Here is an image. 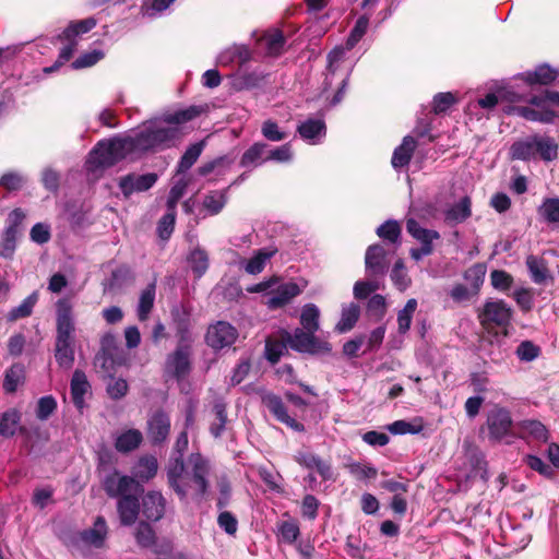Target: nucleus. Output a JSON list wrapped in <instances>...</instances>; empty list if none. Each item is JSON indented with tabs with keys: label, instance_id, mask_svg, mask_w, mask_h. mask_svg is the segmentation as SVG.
Listing matches in <instances>:
<instances>
[{
	"label": "nucleus",
	"instance_id": "f257e3e1",
	"mask_svg": "<svg viewBox=\"0 0 559 559\" xmlns=\"http://www.w3.org/2000/svg\"><path fill=\"white\" fill-rule=\"evenodd\" d=\"M210 109L211 106L207 103L191 105L146 120L128 133L99 141L88 154L86 169L96 171L128 157H140L148 152L168 148L179 138L180 124L207 114Z\"/></svg>",
	"mask_w": 559,
	"mask_h": 559
},
{
	"label": "nucleus",
	"instance_id": "f03ea898",
	"mask_svg": "<svg viewBox=\"0 0 559 559\" xmlns=\"http://www.w3.org/2000/svg\"><path fill=\"white\" fill-rule=\"evenodd\" d=\"M188 433L182 431L174 445L177 456L169 460L167 465V483L181 501L187 502L189 498L195 502H202L209 496L212 464L201 453H191L187 461H183V453L188 449Z\"/></svg>",
	"mask_w": 559,
	"mask_h": 559
},
{
	"label": "nucleus",
	"instance_id": "7ed1b4c3",
	"mask_svg": "<svg viewBox=\"0 0 559 559\" xmlns=\"http://www.w3.org/2000/svg\"><path fill=\"white\" fill-rule=\"evenodd\" d=\"M255 44L250 51L246 46H233L221 53L219 66L227 67L233 63L242 66L251 59L275 58L282 55L285 47V37L277 28H271L253 34Z\"/></svg>",
	"mask_w": 559,
	"mask_h": 559
},
{
	"label": "nucleus",
	"instance_id": "20e7f679",
	"mask_svg": "<svg viewBox=\"0 0 559 559\" xmlns=\"http://www.w3.org/2000/svg\"><path fill=\"white\" fill-rule=\"evenodd\" d=\"M57 335L55 358L61 368L70 369L74 362L75 323L73 306L68 298H61L56 304Z\"/></svg>",
	"mask_w": 559,
	"mask_h": 559
},
{
	"label": "nucleus",
	"instance_id": "39448f33",
	"mask_svg": "<svg viewBox=\"0 0 559 559\" xmlns=\"http://www.w3.org/2000/svg\"><path fill=\"white\" fill-rule=\"evenodd\" d=\"M513 420L509 409L504 407L496 406L490 411L487 417V427L489 438L495 441H504L507 444H511L514 439L512 433Z\"/></svg>",
	"mask_w": 559,
	"mask_h": 559
},
{
	"label": "nucleus",
	"instance_id": "423d86ee",
	"mask_svg": "<svg viewBox=\"0 0 559 559\" xmlns=\"http://www.w3.org/2000/svg\"><path fill=\"white\" fill-rule=\"evenodd\" d=\"M122 360L123 350L118 346L115 335H104L100 341V352L95 357V366L102 368L107 374H111Z\"/></svg>",
	"mask_w": 559,
	"mask_h": 559
},
{
	"label": "nucleus",
	"instance_id": "0eeeda50",
	"mask_svg": "<svg viewBox=\"0 0 559 559\" xmlns=\"http://www.w3.org/2000/svg\"><path fill=\"white\" fill-rule=\"evenodd\" d=\"M512 317L511 308L502 300L487 301L479 313V320L483 326L507 328Z\"/></svg>",
	"mask_w": 559,
	"mask_h": 559
},
{
	"label": "nucleus",
	"instance_id": "6e6552de",
	"mask_svg": "<svg viewBox=\"0 0 559 559\" xmlns=\"http://www.w3.org/2000/svg\"><path fill=\"white\" fill-rule=\"evenodd\" d=\"M238 338V330L226 321H217L207 328L206 344L214 350L230 347Z\"/></svg>",
	"mask_w": 559,
	"mask_h": 559
},
{
	"label": "nucleus",
	"instance_id": "1a4fd4ad",
	"mask_svg": "<svg viewBox=\"0 0 559 559\" xmlns=\"http://www.w3.org/2000/svg\"><path fill=\"white\" fill-rule=\"evenodd\" d=\"M192 348L178 347L170 353L165 361V373L181 382L191 371Z\"/></svg>",
	"mask_w": 559,
	"mask_h": 559
},
{
	"label": "nucleus",
	"instance_id": "9d476101",
	"mask_svg": "<svg viewBox=\"0 0 559 559\" xmlns=\"http://www.w3.org/2000/svg\"><path fill=\"white\" fill-rule=\"evenodd\" d=\"M287 343L292 348L301 353H330L331 345L328 342H319L314 337V333H310L304 329H296L293 334H287Z\"/></svg>",
	"mask_w": 559,
	"mask_h": 559
},
{
	"label": "nucleus",
	"instance_id": "9b49d317",
	"mask_svg": "<svg viewBox=\"0 0 559 559\" xmlns=\"http://www.w3.org/2000/svg\"><path fill=\"white\" fill-rule=\"evenodd\" d=\"M103 486L109 497L119 499L140 490V485L133 477L120 475L116 471L105 477Z\"/></svg>",
	"mask_w": 559,
	"mask_h": 559
},
{
	"label": "nucleus",
	"instance_id": "f8f14e48",
	"mask_svg": "<svg viewBox=\"0 0 559 559\" xmlns=\"http://www.w3.org/2000/svg\"><path fill=\"white\" fill-rule=\"evenodd\" d=\"M157 181V175L154 173L138 175L129 174L118 180V187L124 198L133 193L144 192L151 189Z\"/></svg>",
	"mask_w": 559,
	"mask_h": 559
},
{
	"label": "nucleus",
	"instance_id": "ddd939ff",
	"mask_svg": "<svg viewBox=\"0 0 559 559\" xmlns=\"http://www.w3.org/2000/svg\"><path fill=\"white\" fill-rule=\"evenodd\" d=\"M366 273L369 277L382 278L389 270L386 250L381 245L368 247L365 257Z\"/></svg>",
	"mask_w": 559,
	"mask_h": 559
},
{
	"label": "nucleus",
	"instance_id": "4468645a",
	"mask_svg": "<svg viewBox=\"0 0 559 559\" xmlns=\"http://www.w3.org/2000/svg\"><path fill=\"white\" fill-rule=\"evenodd\" d=\"M304 287L295 282L277 283L272 290L269 292L266 306L270 309H278L287 305L292 299L301 294Z\"/></svg>",
	"mask_w": 559,
	"mask_h": 559
},
{
	"label": "nucleus",
	"instance_id": "2eb2a0df",
	"mask_svg": "<svg viewBox=\"0 0 559 559\" xmlns=\"http://www.w3.org/2000/svg\"><path fill=\"white\" fill-rule=\"evenodd\" d=\"M262 403L274 415V417L285 424L294 431L302 432L305 426L288 415L282 399L273 393H266L262 396Z\"/></svg>",
	"mask_w": 559,
	"mask_h": 559
},
{
	"label": "nucleus",
	"instance_id": "dca6fc26",
	"mask_svg": "<svg viewBox=\"0 0 559 559\" xmlns=\"http://www.w3.org/2000/svg\"><path fill=\"white\" fill-rule=\"evenodd\" d=\"M170 431V417L164 411H156L147 419V437L154 444L164 442Z\"/></svg>",
	"mask_w": 559,
	"mask_h": 559
},
{
	"label": "nucleus",
	"instance_id": "f3484780",
	"mask_svg": "<svg viewBox=\"0 0 559 559\" xmlns=\"http://www.w3.org/2000/svg\"><path fill=\"white\" fill-rule=\"evenodd\" d=\"M297 131L304 141L316 145L321 143L325 138L326 127L323 119L309 118L298 126Z\"/></svg>",
	"mask_w": 559,
	"mask_h": 559
},
{
	"label": "nucleus",
	"instance_id": "a211bd4d",
	"mask_svg": "<svg viewBox=\"0 0 559 559\" xmlns=\"http://www.w3.org/2000/svg\"><path fill=\"white\" fill-rule=\"evenodd\" d=\"M166 500L159 491H148L142 499V511L147 520L158 521L163 518Z\"/></svg>",
	"mask_w": 559,
	"mask_h": 559
},
{
	"label": "nucleus",
	"instance_id": "6ab92c4d",
	"mask_svg": "<svg viewBox=\"0 0 559 559\" xmlns=\"http://www.w3.org/2000/svg\"><path fill=\"white\" fill-rule=\"evenodd\" d=\"M276 252L277 249L273 247L262 248L255 251L250 259L241 260L239 266L250 275L260 274L264 270L267 261H270Z\"/></svg>",
	"mask_w": 559,
	"mask_h": 559
},
{
	"label": "nucleus",
	"instance_id": "aec40b11",
	"mask_svg": "<svg viewBox=\"0 0 559 559\" xmlns=\"http://www.w3.org/2000/svg\"><path fill=\"white\" fill-rule=\"evenodd\" d=\"M519 437L524 440L547 442L549 432L546 426L536 419H524L518 424Z\"/></svg>",
	"mask_w": 559,
	"mask_h": 559
},
{
	"label": "nucleus",
	"instance_id": "412c9836",
	"mask_svg": "<svg viewBox=\"0 0 559 559\" xmlns=\"http://www.w3.org/2000/svg\"><path fill=\"white\" fill-rule=\"evenodd\" d=\"M117 509L121 524L124 526L132 525L138 519L140 509L139 499L135 493L121 497L118 500Z\"/></svg>",
	"mask_w": 559,
	"mask_h": 559
},
{
	"label": "nucleus",
	"instance_id": "4be33fe9",
	"mask_svg": "<svg viewBox=\"0 0 559 559\" xmlns=\"http://www.w3.org/2000/svg\"><path fill=\"white\" fill-rule=\"evenodd\" d=\"M323 93H326L333 85L335 86V94L331 99V106L340 104L344 97L345 88L348 83V75L344 72H324L323 73Z\"/></svg>",
	"mask_w": 559,
	"mask_h": 559
},
{
	"label": "nucleus",
	"instance_id": "5701e85b",
	"mask_svg": "<svg viewBox=\"0 0 559 559\" xmlns=\"http://www.w3.org/2000/svg\"><path fill=\"white\" fill-rule=\"evenodd\" d=\"M406 229L421 247H433V241L440 239V234L437 230L423 227L415 218L406 221Z\"/></svg>",
	"mask_w": 559,
	"mask_h": 559
},
{
	"label": "nucleus",
	"instance_id": "b1692460",
	"mask_svg": "<svg viewBox=\"0 0 559 559\" xmlns=\"http://www.w3.org/2000/svg\"><path fill=\"white\" fill-rule=\"evenodd\" d=\"M91 385L82 370H75L71 379V396L75 407L82 411L85 403L84 396L90 392Z\"/></svg>",
	"mask_w": 559,
	"mask_h": 559
},
{
	"label": "nucleus",
	"instance_id": "393cba45",
	"mask_svg": "<svg viewBox=\"0 0 559 559\" xmlns=\"http://www.w3.org/2000/svg\"><path fill=\"white\" fill-rule=\"evenodd\" d=\"M136 543L144 548H153L155 554L167 552L170 545H163L160 548L155 543V533L152 526L147 523L141 522L135 531Z\"/></svg>",
	"mask_w": 559,
	"mask_h": 559
},
{
	"label": "nucleus",
	"instance_id": "a878e982",
	"mask_svg": "<svg viewBox=\"0 0 559 559\" xmlns=\"http://www.w3.org/2000/svg\"><path fill=\"white\" fill-rule=\"evenodd\" d=\"M107 536V524L103 516H97L93 527L81 533V539L91 546L99 548L103 546Z\"/></svg>",
	"mask_w": 559,
	"mask_h": 559
},
{
	"label": "nucleus",
	"instance_id": "bb28decb",
	"mask_svg": "<svg viewBox=\"0 0 559 559\" xmlns=\"http://www.w3.org/2000/svg\"><path fill=\"white\" fill-rule=\"evenodd\" d=\"M499 99L508 102H519L520 97L515 92L509 91L506 86L497 85L495 91L489 92L485 97L477 99V105L484 109H492L497 106Z\"/></svg>",
	"mask_w": 559,
	"mask_h": 559
},
{
	"label": "nucleus",
	"instance_id": "cd10ccee",
	"mask_svg": "<svg viewBox=\"0 0 559 559\" xmlns=\"http://www.w3.org/2000/svg\"><path fill=\"white\" fill-rule=\"evenodd\" d=\"M267 145L262 142H257L251 145L241 156L240 166L243 168H255L261 166L266 159Z\"/></svg>",
	"mask_w": 559,
	"mask_h": 559
},
{
	"label": "nucleus",
	"instance_id": "c85d7f7f",
	"mask_svg": "<svg viewBox=\"0 0 559 559\" xmlns=\"http://www.w3.org/2000/svg\"><path fill=\"white\" fill-rule=\"evenodd\" d=\"M513 112L528 121L540 122V123H554L556 119V112L551 109H535L528 106H516L513 108Z\"/></svg>",
	"mask_w": 559,
	"mask_h": 559
},
{
	"label": "nucleus",
	"instance_id": "c756f323",
	"mask_svg": "<svg viewBox=\"0 0 559 559\" xmlns=\"http://www.w3.org/2000/svg\"><path fill=\"white\" fill-rule=\"evenodd\" d=\"M227 192L224 190H213L206 193L202 201V211L204 216H214L222 212L227 203Z\"/></svg>",
	"mask_w": 559,
	"mask_h": 559
},
{
	"label": "nucleus",
	"instance_id": "7c9ffc66",
	"mask_svg": "<svg viewBox=\"0 0 559 559\" xmlns=\"http://www.w3.org/2000/svg\"><path fill=\"white\" fill-rule=\"evenodd\" d=\"M510 153L513 159L531 160L536 158V134L514 142Z\"/></svg>",
	"mask_w": 559,
	"mask_h": 559
},
{
	"label": "nucleus",
	"instance_id": "2f4dec72",
	"mask_svg": "<svg viewBox=\"0 0 559 559\" xmlns=\"http://www.w3.org/2000/svg\"><path fill=\"white\" fill-rule=\"evenodd\" d=\"M415 147H416L415 139L411 135H406L403 139L402 144L399 145L393 152V156H392V160H391L392 166L395 169H399V168H402V167L408 165Z\"/></svg>",
	"mask_w": 559,
	"mask_h": 559
},
{
	"label": "nucleus",
	"instance_id": "473e14b6",
	"mask_svg": "<svg viewBox=\"0 0 559 559\" xmlns=\"http://www.w3.org/2000/svg\"><path fill=\"white\" fill-rule=\"evenodd\" d=\"M158 469L157 459L153 455H145L139 459L136 464L133 466L132 474L133 478L141 481H148L152 479Z\"/></svg>",
	"mask_w": 559,
	"mask_h": 559
},
{
	"label": "nucleus",
	"instance_id": "72a5a7b5",
	"mask_svg": "<svg viewBox=\"0 0 559 559\" xmlns=\"http://www.w3.org/2000/svg\"><path fill=\"white\" fill-rule=\"evenodd\" d=\"M226 403L222 399H217L213 405L214 419L210 424V433L214 438H219L225 431L227 424Z\"/></svg>",
	"mask_w": 559,
	"mask_h": 559
},
{
	"label": "nucleus",
	"instance_id": "f704fd0d",
	"mask_svg": "<svg viewBox=\"0 0 559 559\" xmlns=\"http://www.w3.org/2000/svg\"><path fill=\"white\" fill-rule=\"evenodd\" d=\"M472 215V201L469 197L462 198L445 212V221L451 224H459Z\"/></svg>",
	"mask_w": 559,
	"mask_h": 559
},
{
	"label": "nucleus",
	"instance_id": "c9c22d12",
	"mask_svg": "<svg viewBox=\"0 0 559 559\" xmlns=\"http://www.w3.org/2000/svg\"><path fill=\"white\" fill-rule=\"evenodd\" d=\"M360 316V307L354 302H350L347 306H344L342 309L341 319L335 325V330L338 333H346L350 331L356 322L358 321Z\"/></svg>",
	"mask_w": 559,
	"mask_h": 559
},
{
	"label": "nucleus",
	"instance_id": "e433bc0d",
	"mask_svg": "<svg viewBox=\"0 0 559 559\" xmlns=\"http://www.w3.org/2000/svg\"><path fill=\"white\" fill-rule=\"evenodd\" d=\"M143 436L138 429H129L116 438L115 447L117 451L127 453L135 450L142 442Z\"/></svg>",
	"mask_w": 559,
	"mask_h": 559
},
{
	"label": "nucleus",
	"instance_id": "4c0bfd02",
	"mask_svg": "<svg viewBox=\"0 0 559 559\" xmlns=\"http://www.w3.org/2000/svg\"><path fill=\"white\" fill-rule=\"evenodd\" d=\"M544 162H552L558 157V144L547 135L536 134V157Z\"/></svg>",
	"mask_w": 559,
	"mask_h": 559
},
{
	"label": "nucleus",
	"instance_id": "58836bf2",
	"mask_svg": "<svg viewBox=\"0 0 559 559\" xmlns=\"http://www.w3.org/2000/svg\"><path fill=\"white\" fill-rule=\"evenodd\" d=\"M205 146L204 141L197 142L194 144H191L186 152L182 154L178 165H177V173L178 174H185L187 173L198 160L200 155L202 154Z\"/></svg>",
	"mask_w": 559,
	"mask_h": 559
},
{
	"label": "nucleus",
	"instance_id": "ea45409f",
	"mask_svg": "<svg viewBox=\"0 0 559 559\" xmlns=\"http://www.w3.org/2000/svg\"><path fill=\"white\" fill-rule=\"evenodd\" d=\"M96 21L92 17L78 22H72L69 26L58 36L59 40H75L76 36L85 34L94 28Z\"/></svg>",
	"mask_w": 559,
	"mask_h": 559
},
{
	"label": "nucleus",
	"instance_id": "a19ab883",
	"mask_svg": "<svg viewBox=\"0 0 559 559\" xmlns=\"http://www.w3.org/2000/svg\"><path fill=\"white\" fill-rule=\"evenodd\" d=\"M38 301V293L37 292H33L29 296H27L22 302L21 305H19L17 307H14L12 308L8 316H7V319L9 321H16L19 319H23V318H27L32 314L33 312V309L35 307V305L37 304Z\"/></svg>",
	"mask_w": 559,
	"mask_h": 559
},
{
	"label": "nucleus",
	"instance_id": "79ce46f5",
	"mask_svg": "<svg viewBox=\"0 0 559 559\" xmlns=\"http://www.w3.org/2000/svg\"><path fill=\"white\" fill-rule=\"evenodd\" d=\"M188 263L197 278H200L209 269V255L205 250L195 248L188 257Z\"/></svg>",
	"mask_w": 559,
	"mask_h": 559
},
{
	"label": "nucleus",
	"instance_id": "37998d69",
	"mask_svg": "<svg viewBox=\"0 0 559 559\" xmlns=\"http://www.w3.org/2000/svg\"><path fill=\"white\" fill-rule=\"evenodd\" d=\"M401 225L395 219H388L381 224L376 233L377 235L393 245L399 246L401 243Z\"/></svg>",
	"mask_w": 559,
	"mask_h": 559
},
{
	"label": "nucleus",
	"instance_id": "c03bdc74",
	"mask_svg": "<svg viewBox=\"0 0 559 559\" xmlns=\"http://www.w3.org/2000/svg\"><path fill=\"white\" fill-rule=\"evenodd\" d=\"M320 310L314 304L304 306L300 314V323L304 330L316 333L319 330Z\"/></svg>",
	"mask_w": 559,
	"mask_h": 559
},
{
	"label": "nucleus",
	"instance_id": "a18cd8bd",
	"mask_svg": "<svg viewBox=\"0 0 559 559\" xmlns=\"http://www.w3.org/2000/svg\"><path fill=\"white\" fill-rule=\"evenodd\" d=\"M345 467L347 468L348 473L358 481L374 479L378 475V469L371 464L348 462Z\"/></svg>",
	"mask_w": 559,
	"mask_h": 559
},
{
	"label": "nucleus",
	"instance_id": "49530a36",
	"mask_svg": "<svg viewBox=\"0 0 559 559\" xmlns=\"http://www.w3.org/2000/svg\"><path fill=\"white\" fill-rule=\"evenodd\" d=\"M155 284H148L141 293L138 305V317L140 321H145L154 306Z\"/></svg>",
	"mask_w": 559,
	"mask_h": 559
},
{
	"label": "nucleus",
	"instance_id": "de8ad7c7",
	"mask_svg": "<svg viewBox=\"0 0 559 559\" xmlns=\"http://www.w3.org/2000/svg\"><path fill=\"white\" fill-rule=\"evenodd\" d=\"M176 335L178 337V347L192 348L193 336L189 318L185 314L182 318H175Z\"/></svg>",
	"mask_w": 559,
	"mask_h": 559
},
{
	"label": "nucleus",
	"instance_id": "09e8293b",
	"mask_svg": "<svg viewBox=\"0 0 559 559\" xmlns=\"http://www.w3.org/2000/svg\"><path fill=\"white\" fill-rule=\"evenodd\" d=\"M539 216L548 224L559 223V198H547L538 207Z\"/></svg>",
	"mask_w": 559,
	"mask_h": 559
},
{
	"label": "nucleus",
	"instance_id": "8fccbe9b",
	"mask_svg": "<svg viewBox=\"0 0 559 559\" xmlns=\"http://www.w3.org/2000/svg\"><path fill=\"white\" fill-rule=\"evenodd\" d=\"M24 380V367L20 364L12 365L5 372L3 389L8 393L16 391Z\"/></svg>",
	"mask_w": 559,
	"mask_h": 559
},
{
	"label": "nucleus",
	"instance_id": "3c124183",
	"mask_svg": "<svg viewBox=\"0 0 559 559\" xmlns=\"http://www.w3.org/2000/svg\"><path fill=\"white\" fill-rule=\"evenodd\" d=\"M391 281L396 289L405 292L412 284L403 260H397L390 274Z\"/></svg>",
	"mask_w": 559,
	"mask_h": 559
},
{
	"label": "nucleus",
	"instance_id": "603ef678",
	"mask_svg": "<svg viewBox=\"0 0 559 559\" xmlns=\"http://www.w3.org/2000/svg\"><path fill=\"white\" fill-rule=\"evenodd\" d=\"M20 415L16 411H8L4 412L0 416V436L2 437H12L19 426Z\"/></svg>",
	"mask_w": 559,
	"mask_h": 559
},
{
	"label": "nucleus",
	"instance_id": "864d4df0",
	"mask_svg": "<svg viewBox=\"0 0 559 559\" xmlns=\"http://www.w3.org/2000/svg\"><path fill=\"white\" fill-rule=\"evenodd\" d=\"M526 265L534 283L543 284L547 280L548 271L542 259L528 255L526 259Z\"/></svg>",
	"mask_w": 559,
	"mask_h": 559
},
{
	"label": "nucleus",
	"instance_id": "5fc2aeb1",
	"mask_svg": "<svg viewBox=\"0 0 559 559\" xmlns=\"http://www.w3.org/2000/svg\"><path fill=\"white\" fill-rule=\"evenodd\" d=\"M457 102L456 96L451 92L438 93L431 102L433 114L441 115L447 112Z\"/></svg>",
	"mask_w": 559,
	"mask_h": 559
},
{
	"label": "nucleus",
	"instance_id": "6e6d98bb",
	"mask_svg": "<svg viewBox=\"0 0 559 559\" xmlns=\"http://www.w3.org/2000/svg\"><path fill=\"white\" fill-rule=\"evenodd\" d=\"M255 72H230L227 76L228 84L236 91L254 86Z\"/></svg>",
	"mask_w": 559,
	"mask_h": 559
},
{
	"label": "nucleus",
	"instance_id": "4d7b16f0",
	"mask_svg": "<svg viewBox=\"0 0 559 559\" xmlns=\"http://www.w3.org/2000/svg\"><path fill=\"white\" fill-rule=\"evenodd\" d=\"M286 349V343L282 340L267 337L265 341V358L272 364L277 362Z\"/></svg>",
	"mask_w": 559,
	"mask_h": 559
},
{
	"label": "nucleus",
	"instance_id": "13d9d810",
	"mask_svg": "<svg viewBox=\"0 0 559 559\" xmlns=\"http://www.w3.org/2000/svg\"><path fill=\"white\" fill-rule=\"evenodd\" d=\"M381 283L379 277H370L368 281H357L354 285V296L356 299H365L371 293L380 289Z\"/></svg>",
	"mask_w": 559,
	"mask_h": 559
},
{
	"label": "nucleus",
	"instance_id": "bf43d9fd",
	"mask_svg": "<svg viewBox=\"0 0 559 559\" xmlns=\"http://www.w3.org/2000/svg\"><path fill=\"white\" fill-rule=\"evenodd\" d=\"M26 178L16 171H8L0 177V187L9 192H15L23 188Z\"/></svg>",
	"mask_w": 559,
	"mask_h": 559
},
{
	"label": "nucleus",
	"instance_id": "052dcab7",
	"mask_svg": "<svg viewBox=\"0 0 559 559\" xmlns=\"http://www.w3.org/2000/svg\"><path fill=\"white\" fill-rule=\"evenodd\" d=\"M17 233L13 228H5L0 241V257L12 258L16 247Z\"/></svg>",
	"mask_w": 559,
	"mask_h": 559
},
{
	"label": "nucleus",
	"instance_id": "680f3d73",
	"mask_svg": "<svg viewBox=\"0 0 559 559\" xmlns=\"http://www.w3.org/2000/svg\"><path fill=\"white\" fill-rule=\"evenodd\" d=\"M277 534L283 542L293 544L297 540L300 531L295 521H284L278 525Z\"/></svg>",
	"mask_w": 559,
	"mask_h": 559
},
{
	"label": "nucleus",
	"instance_id": "e2e57ef3",
	"mask_svg": "<svg viewBox=\"0 0 559 559\" xmlns=\"http://www.w3.org/2000/svg\"><path fill=\"white\" fill-rule=\"evenodd\" d=\"M57 408V402L51 395L43 396L37 402L36 417L39 420H47Z\"/></svg>",
	"mask_w": 559,
	"mask_h": 559
},
{
	"label": "nucleus",
	"instance_id": "0e129e2a",
	"mask_svg": "<svg viewBox=\"0 0 559 559\" xmlns=\"http://www.w3.org/2000/svg\"><path fill=\"white\" fill-rule=\"evenodd\" d=\"M367 311L370 317L381 320L386 312L385 298L382 295H373L367 304Z\"/></svg>",
	"mask_w": 559,
	"mask_h": 559
},
{
	"label": "nucleus",
	"instance_id": "69168bd1",
	"mask_svg": "<svg viewBox=\"0 0 559 559\" xmlns=\"http://www.w3.org/2000/svg\"><path fill=\"white\" fill-rule=\"evenodd\" d=\"M369 26V20L367 16H360L357 21L347 39V48H353L366 34Z\"/></svg>",
	"mask_w": 559,
	"mask_h": 559
},
{
	"label": "nucleus",
	"instance_id": "338daca9",
	"mask_svg": "<svg viewBox=\"0 0 559 559\" xmlns=\"http://www.w3.org/2000/svg\"><path fill=\"white\" fill-rule=\"evenodd\" d=\"M261 133L266 140L272 142H280L286 139V132L282 131L273 120H266L262 123Z\"/></svg>",
	"mask_w": 559,
	"mask_h": 559
},
{
	"label": "nucleus",
	"instance_id": "774afa93",
	"mask_svg": "<svg viewBox=\"0 0 559 559\" xmlns=\"http://www.w3.org/2000/svg\"><path fill=\"white\" fill-rule=\"evenodd\" d=\"M485 267L480 264H475L468 267L464 273V278L472 284V289L477 293L484 282Z\"/></svg>",
	"mask_w": 559,
	"mask_h": 559
}]
</instances>
